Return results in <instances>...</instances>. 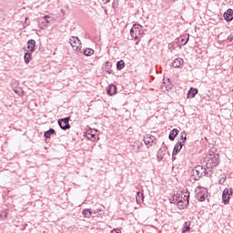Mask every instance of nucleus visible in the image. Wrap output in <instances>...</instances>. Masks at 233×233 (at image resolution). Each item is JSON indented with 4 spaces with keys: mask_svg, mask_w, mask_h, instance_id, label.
Masks as SVG:
<instances>
[{
    "mask_svg": "<svg viewBox=\"0 0 233 233\" xmlns=\"http://www.w3.org/2000/svg\"><path fill=\"white\" fill-rule=\"evenodd\" d=\"M206 167L208 168H216L220 163L219 154H216L214 151L209 150L206 156Z\"/></svg>",
    "mask_w": 233,
    "mask_h": 233,
    "instance_id": "obj_1",
    "label": "nucleus"
},
{
    "mask_svg": "<svg viewBox=\"0 0 233 233\" xmlns=\"http://www.w3.org/2000/svg\"><path fill=\"white\" fill-rule=\"evenodd\" d=\"M190 198L189 192H181L178 197L174 196V200L177 202V207L179 210H184L188 207V199Z\"/></svg>",
    "mask_w": 233,
    "mask_h": 233,
    "instance_id": "obj_2",
    "label": "nucleus"
},
{
    "mask_svg": "<svg viewBox=\"0 0 233 233\" xmlns=\"http://www.w3.org/2000/svg\"><path fill=\"white\" fill-rule=\"evenodd\" d=\"M143 34H145V32L143 31V26L141 25H133L132 28L130 29V35L132 39H141V37H143Z\"/></svg>",
    "mask_w": 233,
    "mask_h": 233,
    "instance_id": "obj_3",
    "label": "nucleus"
},
{
    "mask_svg": "<svg viewBox=\"0 0 233 233\" xmlns=\"http://www.w3.org/2000/svg\"><path fill=\"white\" fill-rule=\"evenodd\" d=\"M187 142V132L182 131L180 133V138L178 142L175 145L173 149V156H176L178 152H181V148L185 147V143Z\"/></svg>",
    "mask_w": 233,
    "mask_h": 233,
    "instance_id": "obj_4",
    "label": "nucleus"
},
{
    "mask_svg": "<svg viewBox=\"0 0 233 233\" xmlns=\"http://www.w3.org/2000/svg\"><path fill=\"white\" fill-rule=\"evenodd\" d=\"M195 196L198 200L200 202L205 201L207 198H208V189L205 188L204 187L198 186L195 189Z\"/></svg>",
    "mask_w": 233,
    "mask_h": 233,
    "instance_id": "obj_5",
    "label": "nucleus"
},
{
    "mask_svg": "<svg viewBox=\"0 0 233 233\" xmlns=\"http://www.w3.org/2000/svg\"><path fill=\"white\" fill-rule=\"evenodd\" d=\"M69 43L75 52H81L83 45L81 44V40H79L77 36H71L69 39Z\"/></svg>",
    "mask_w": 233,
    "mask_h": 233,
    "instance_id": "obj_6",
    "label": "nucleus"
},
{
    "mask_svg": "<svg viewBox=\"0 0 233 233\" xmlns=\"http://www.w3.org/2000/svg\"><path fill=\"white\" fill-rule=\"evenodd\" d=\"M86 137L89 141H99V134L96 129L89 128L86 132Z\"/></svg>",
    "mask_w": 233,
    "mask_h": 233,
    "instance_id": "obj_7",
    "label": "nucleus"
},
{
    "mask_svg": "<svg viewBox=\"0 0 233 233\" xmlns=\"http://www.w3.org/2000/svg\"><path fill=\"white\" fill-rule=\"evenodd\" d=\"M232 188H225L222 193V201L224 205H228L230 203V196H232Z\"/></svg>",
    "mask_w": 233,
    "mask_h": 233,
    "instance_id": "obj_8",
    "label": "nucleus"
},
{
    "mask_svg": "<svg viewBox=\"0 0 233 233\" xmlns=\"http://www.w3.org/2000/svg\"><path fill=\"white\" fill-rule=\"evenodd\" d=\"M70 117H66L58 120V125L62 130H68L70 128Z\"/></svg>",
    "mask_w": 233,
    "mask_h": 233,
    "instance_id": "obj_9",
    "label": "nucleus"
},
{
    "mask_svg": "<svg viewBox=\"0 0 233 233\" xmlns=\"http://www.w3.org/2000/svg\"><path fill=\"white\" fill-rule=\"evenodd\" d=\"M145 145L147 147V148H149V147H152V144L154 143V141H156V137L147 134L144 137L143 139Z\"/></svg>",
    "mask_w": 233,
    "mask_h": 233,
    "instance_id": "obj_10",
    "label": "nucleus"
},
{
    "mask_svg": "<svg viewBox=\"0 0 233 233\" xmlns=\"http://www.w3.org/2000/svg\"><path fill=\"white\" fill-rule=\"evenodd\" d=\"M188 39H190V35L188 34L180 35L178 38V46H185L188 43Z\"/></svg>",
    "mask_w": 233,
    "mask_h": 233,
    "instance_id": "obj_11",
    "label": "nucleus"
},
{
    "mask_svg": "<svg viewBox=\"0 0 233 233\" xmlns=\"http://www.w3.org/2000/svg\"><path fill=\"white\" fill-rule=\"evenodd\" d=\"M134 152L137 154L140 152L141 148H143V142L139 140H136L132 145Z\"/></svg>",
    "mask_w": 233,
    "mask_h": 233,
    "instance_id": "obj_12",
    "label": "nucleus"
},
{
    "mask_svg": "<svg viewBox=\"0 0 233 233\" xmlns=\"http://www.w3.org/2000/svg\"><path fill=\"white\" fill-rule=\"evenodd\" d=\"M184 63H185V60H183V58H181V57L176 58L172 63V66L174 68H181V66H183Z\"/></svg>",
    "mask_w": 233,
    "mask_h": 233,
    "instance_id": "obj_13",
    "label": "nucleus"
},
{
    "mask_svg": "<svg viewBox=\"0 0 233 233\" xmlns=\"http://www.w3.org/2000/svg\"><path fill=\"white\" fill-rule=\"evenodd\" d=\"M224 19L228 22L232 21L233 19V10L232 9H228L225 13H224Z\"/></svg>",
    "mask_w": 233,
    "mask_h": 233,
    "instance_id": "obj_14",
    "label": "nucleus"
},
{
    "mask_svg": "<svg viewBox=\"0 0 233 233\" xmlns=\"http://www.w3.org/2000/svg\"><path fill=\"white\" fill-rule=\"evenodd\" d=\"M27 48L29 52L33 53L35 52V40L30 39L27 42Z\"/></svg>",
    "mask_w": 233,
    "mask_h": 233,
    "instance_id": "obj_15",
    "label": "nucleus"
},
{
    "mask_svg": "<svg viewBox=\"0 0 233 233\" xmlns=\"http://www.w3.org/2000/svg\"><path fill=\"white\" fill-rule=\"evenodd\" d=\"M106 92L108 94V96H114V94H116L117 92V86H116V85H109Z\"/></svg>",
    "mask_w": 233,
    "mask_h": 233,
    "instance_id": "obj_16",
    "label": "nucleus"
},
{
    "mask_svg": "<svg viewBox=\"0 0 233 233\" xmlns=\"http://www.w3.org/2000/svg\"><path fill=\"white\" fill-rule=\"evenodd\" d=\"M136 201H137V205H141V203H143V201H145V197L143 196L142 192L138 191L137 193Z\"/></svg>",
    "mask_w": 233,
    "mask_h": 233,
    "instance_id": "obj_17",
    "label": "nucleus"
},
{
    "mask_svg": "<svg viewBox=\"0 0 233 233\" xmlns=\"http://www.w3.org/2000/svg\"><path fill=\"white\" fill-rule=\"evenodd\" d=\"M197 94H198V89L191 87L187 92V97L190 99H193V97H196Z\"/></svg>",
    "mask_w": 233,
    "mask_h": 233,
    "instance_id": "obj_18",
    "label": "nucleus"
},
{
    "mask_svg": "<svg viewBox=\"0 0 233 233\" xmlns=\"http://www.w3.org/2000/svg\"><path fill=\"white\" fill-rule=\"evenodd\" d=\"M163 86H165L167 92H169V90H172V82H170L169 78H167V80H164Z\"/></svg>",
    "mask_w": 233,
    "mask_h": 233,
    "instance_id": "obj_19",
    "label": "nucleus"
},
{
    "mask_svg": "<svg viewBox=\"0 0 233 233\" xmlns=\"http://www.w3.org/2000/svg\"><path fill=\"white\" fill-rule=\"evenodd\" d=\"M177 134H179V130H177V128H174L173 130H171L169 133V140L174 141Z\"/></svg>",
    "mask_w": 233,
    "mask_h": 233,
    "instance_id": "obj_20",
    "label": "nucleus"
},
{
    "mask_svg": "<svg viewBox=\"0 0 233 233\" xmlns=\"http://www.w3.org/2000/svg\"><path fill=\"white\" fill-rule=\"evenodd\" d=\"M25 63L28 65L32 61V52L28 51L24 56Z\"/></svg>",
    "mask_w": 233,
    "mask_h": 233,
    "instance_id": "obj_21",
    "label": "nucleus"
},
{
    "mask_svg": "<svg viewBox=\"0 0 233 233\" xmlns=\"http://www.w3.org/2000/svg\"><path fill=\"white\" fill-rule=\"evenodd\" d=\"M190 225H191L190 221H186L184 223V227L182 228V233L190 232Z\"/></svg>",
    "mask_w": 233,
    "mask_h": 233,
    "instance_id": "obj_22",
    "label": "nucleus"
},
{
    "mask_svg": "<svg viewBox=\"0 0 233 233\" xmlns=\"http://www.w3.org/2000/svg\"><path fill=\"white\" fill-rule=\"evenodd\" d=\"M54 134H56V130L54 128H50L44 133V136L46 139H50V137Z\"/></svg>",
    "mask_w": 233,
    "mask_h": 233,
    "instance_id": "obj_23",
    "label": "nucleus"
},
{
    "mask_svg": "<svg viewBox=\"0 0 233 233\" xmlns=\"http://www.w3.org/2000/svg\"><path fill=\"white\" fill-rule=\"evenodd\" d=\"M82 214H83L84 218H90L92 217V209L85 208V209H83Z\"/></svg>",
    "mask_w": 233,
    "mask_h": 233,
    "instance_id": "obj_24",
    "label": "nucleus"
},
{
    "mask_svg": "<svg viewBox=\"0 0 233 233\" xmlns=\"http://www.w3.org/2000/svg\"><path fill=\"white\" fill-rule=\"evenodd\" d=\"M84 56L86 57H90V56H94V49L92 48H86L83 52Z\"/></svg>",
    "mask_w": 233,
    "mask_h": 233,
    "instance_id": "obj_25",
    "label": "nucleus"
},
{
    "mask_svg": "<svg viewBox=\"0 0 233 233\" xmlns=\"http://www.w3.org/2000/svg\"><path fill=\"white\" fill-rule=\"evenodd\" d=\"M226 181H227V175L225 174L220 175L218 179V185H225Z\"/></svg>",
    "mask_w": 233,
    "mask_h": 233,
    "instance_id": "obj_26",
    "label": "nucleus"
},
{
    "mask_svg": "<svg viewBox=\"0 0 233 233\" xmlns=\"http://www.w3.org/2000/svg\"><path fill=\"white\" fill-rule=\"evenodd\" d=\"M125 68V61L120 60L116 63V70H123Z\"/></svg>",
    "mask_w": 233,
    "mask_h": 233,
    "instance_id": "obj_27",
    "label": "nucleus"
},
{
    "mask_svg": "<svg viewBox=\"0 0 233 233\" xmlns=\"http://www.w3.org/2000/svg\"><path fill=\"white\" fill-rule=\"evenodd\" d=\"M105 71L106 72V74H112V64H110V62H106Z\"/></svg>",
    "mask_w": 233,
    "mask_h": 233,
    "instance_id": "obj_28",
    "label": "nucleus"
},
{
    "mask_svg": "<svg viewBox=\"0 0 233 233\" xmlns=\"http://www.w3.org/2000/svg\"><path fill=\"white\" fill-rule=\"evenodd\" d=\"M43 19H44L45 23H47V24L54 23V18H52V16H50V15H46L43 17Z\"/></svg>",
    "mask_w": 233,
    "mask_h": 233,
    "instance_id": "obj_29",
    "label": "nucleus"
},
{
    "mask_svg": "<svg viewBox=\"0 0 233 233\" xmlns=\"http://www.w3.org/2000/svg\"><path fill=\"white\" fill-rule=\"evenodd\" d=\"M110 233H121V230L119 228L113 229Z\"/></svg>",
    "mask_w": 233,
    "mask_h": 233,
    "instance_id": "obj_30",
    "label": "nucleus"
},
{
    "mask_svg": "<svg viewBox=\"0 0 233 233\" xmlns=\"http://www.w3.org/2000/svg\"><path fill=\"white\" fill-rule=\"evenodd\" d=\"M103 3H105V5H106V3H110V0H102Z\"/></svg>",
    "mask_w": 233,
    "mask_h": 233,
    "instance_id": "obj_31",
    "label": "nucleus"
},
{
    "mask_svg": "<svg viewBox=\"0 0 233 233\" xmlns=\"http://www.w3.org/2000/svg\"><path fill=\"white\" fill-rule=\"evenodd\" d=\"M137 45H139V41L137 42Z\"/></svg>",
    "mask_w": 233,
    "mask_h": 233,
    "instance_id": "obj_32",
    "label": "nucleus"
}]
</instances>
